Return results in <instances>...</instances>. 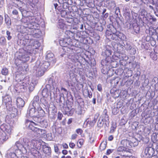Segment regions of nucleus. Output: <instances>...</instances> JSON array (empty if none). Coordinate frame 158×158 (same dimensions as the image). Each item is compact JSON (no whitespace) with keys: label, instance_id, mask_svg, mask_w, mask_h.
I'll return each mask as SVG.
<instances>
[{"label":"nucleus","instance_id":"15","mask_svg":"<svg viewBox=\"0 0 158 158\" xmlns=\"http://www.w3.org/2000/svg\"><path fill=\"white\" fill-rule=\"evenodd\" d=\"M26 124L28 129L31 130L33 131H35L36 127H35L34 126H36L37 125V124L32 121L29 120L26 121Z\"/></svg>","mask_w":158,"mask_h":158},{"label":"nucleus","instance_id":"56","mask_svg":"<svg viewBox=\"0 0 158 158\" xmlns=\"http://www.w3.org/2000/svg\"><path fill=\"white\" fill-rule=\"evenodd\" d=\"M107 110L106 109H105L103 111V114H102V116L108 115L107 113Z\"/></svg>","mask_w":158,"mask_h":158},{"label":"nucleus","instance_id":"55","mask_svg":"<svg viewBox=\"0 0 158 158\" xmlns=\"http://www.w3.org/2000/svg\"><path fill=\"white\" fill-rule=\"evenodd\" d=\"M122 156H123V158H134V156H128L125 155H122Z\"/></svg>","mask_w":158,"mask_h":158},{"label":"nucleus","instance_id":"44","mask_svg":"<svg viewBox=\"0 0 158 158\" xmlns=\"http://www.w3.org/2000/svg\"><path fill=\"white\" fill-rule=\"evenodd\" d=\"M83 141L82 139H79L78 141L77 146L80 148L83 144Z\"/></svg>","mask_w":158,"mask_h":158},{"label":"nucleus","instance_id":"12","mask_svg":"<svg viewBox=\"0 0 158 158\" xmlns=\"http://www.w3.org/2000/svg\"><path fill=\"white\" fill-rule=\"evenodd\" d=\"M0 128L10 136L12 133V127L9 124H3L1 126Z\"/></svg>","mask_w":158,"mask_h":158},{"label":"nucleus","instance_id":"23","mask_svg":"<svg viewBox=\"0 0 158 158\" xmlns=\"http://www.w3.org/2000/svg\"><path fill=\"white\" fill-rule=\"evenodd\" d=\"M112 52L110 48L109 45H107L106 46V50L105 51L102 53L103 55H105L106 57H110L109 56L111 55Z\"/></svg>","mask_w":158,"mask_h":158},{"label":"nucleus","instance_id":"45","mask_svg":"<svg viewBox=\"0 0 158 158\" xmlns=\"http://www.w3.org/2000/svg\"><path fill=\"white\" fill-rule=\"evenodd\" d=\"M77 111V114L80 115L82 114L84 112V111H83L81 107H79L78 108Z\"/></svg>","mask_w":158,"mask_h":158},{"label":"nucleus","instance_id":"46","mask_svg":"<svg viewBox=\"0 0 158 158\" xmlns=\"http://www.w3.org/2000/svg\"><path fill=\"white\" fill-rule=\"evenodd\" d=\"M102 119L101 120H100V119H99L98 122V127H102L103 124V123H102Z\"/></svg>","mask_w":158,"mask_h":158},{"label":"nucleus","instance_id":"29","mask_svg":"<svg viewBox=\"0 0 158 158\" xmlns=\"http://www.w3.org/2000/svg\"><path fill=\"white\" fill-rule=\"evenodd\" d=\"M98 115H96L94 118L92 120H91L89 122V124L91 126H94L97 121Z\"/></svg>","mask_w":158,"mask_h":158},{"label":"nucleus","instance_id":"34","mask_svg":"<svg viewBox=\"0 0 158 158\" xmlns=\"http://www.w3.org/2000/svg\"><path fill=\"white\" fill-rule=\"evenodd\" d=\"M24 67L23 66H21L23 69V73L22 72L21 73H25L28 70V65L27 64H23Z\"/></svg>","mask_w":158,"mask_h":158},{"label":"nucleus","instance_id":"11","mask_svg":"<svg viewBox=\"0 0 158 158\" xmlns=\"http://www.w3.org/2000/svg\"><path fill=\"white\" fill-rule=\"evenodd\" d=\"M27 114H29V116L30 117H35L38 114L39 116H42L40 115L39 113H38V110H37V108L33 107L31 108L30 107H29Z\"/></svg>","mask_w":158,"mask_h":158},{"label":"nucleus","instance_id":"51","mask_svg":"<svg viewBox=\"0 0 158 158\" xmlns=\"http://www.w3.org/2000/svg\"><path fill=\"white\" fill-rule=\"evenodd\" d=\"M82 130L81 129H78L76 130V132L78 134L81 135L82 133Z\"/></svg>","mask_w":158,"mask_h":158},{"label":"nucleus","instance_id":"42","mask_svg":"<svg viewBox=\"0 0 158 158\" xmlns=\"http://www.w3.org/2000/svg\"><path fill=\"white\" fill-rule=\"evenodd\" d=\"M130 53L132 55L135 54L136 52V51L135 49L134 48H131V49L129 50Z\"/></svg>","mask_w":158,"mask_h":158},{"label":"nucleus","instance_id":"33","mask_svg":"<svg viewBox=\"0 0 158 158\" xmlns=\"http://www.w3.org/2000/svg\"><path fill=\"white\" fill-rule=\"evenodd\" d=\"M117 151L118 152H123V151L130 152L128 151V150H126V148H125V147L123 146H119L117 148Z\"/></svg>","mask_w":158,"mask_h":158},{"label":"nucleus","instance_id":"64","mask_svg":"<svg viewBox=\"0 0 158 158\" xmlns=\"http://www.w3.org/2000/svg\"><path fill=\"white\" fill-rule=\"evenodd\" d=\"M155 89L156 90H158V82L155 85Z\"/></svg>","mask_w":158,"mask_h":158},{"label":"nucleus","instance_id":"52","mask_svg":"<svg viewBox=\"0 0 158 158\" xmlns=\"http://www.w3.org/2000/svg\"><path fill=\"white\" fill-rule=\"evenodd\" d=\"M151 156H152L144 153V155L142 156V158H151Z\"/></svg>","mask_w":158,"mask_h":158},{"label":"nucleus","instance_id":"16","mask_svg":"<svg viewBox=\"0 0 158 158\" xmlns=\"http://www.w3.org/2000/svg\"><path fill=\"white\" fill-rule=\"evenodd\" d=\"M10 136L6 134L5 132H0V144L3 142V141L7 140Z\"/></svg>","mask_w":158,"mask_h":158},{"label":"nucleus","instance_id":"60","mask_svg":"<svg viewBox=\"0 0 158 158\" xmlns=\"http://www.w3.org/2000/svg\"><path fill=\"white\" fill-rule=\"evenodd\" d=\"M3 18L2 16L0 15V25H1L3 23Z\"/></svg>","mask_w":158,"mask_h":158},{"label":"nucleus","instance_id":"30","mask_svg":"<svg viewBox=\"0 0 158 158\" xmlns=\"http://www.w3.org/2000/svg\"><path fill=\"white\" fill-rule=\"evenodd\" d=\"M40 123L41 126L44 128H46L48 125V123L46 120H44L41 121Z\"/></svg>","mask_w":158,"mask_h":158},{"label":"nucleus","instance_id":"41","mask_svg":"<svg viewBox=\"0 0 158 158\" xmlns=\"http://www.w3.org/2000/svg\"><path fill=\"white\" fill-rule=\"evenodd\" d=\"M10 32L8 31H7L6 34L8 40H10L12 39V36L10 35Z\"/></svg>","mask_w":158,"mask_h":158},{"label":"nucleus","instance_id":"20","mask_svg":"<svg viewBox=\"0 0 158 158\" xmlns=\"http://www.w3.org/2000/svg\"><path fill=\"white\" fill-rule=\"evenodd\" d=\"M128 145L129 147H127L129 148L132 147H135L137 146L138 144V142L137 140L135 139H133L131 141L128 140Z\"/></svg>","mask_w":158,"mask_h":158},{"label":"nucleus","instance_id":"26","mask_svg":"<svg viewBox=\"0 0 158 158\" xmlns=\"http://www.w3.org/2000/svg\"><path fill=\"white\" fill-rule=\"evenodd\" d=\"M73 113V111L69 107H65V112L64 113V114L68 115H72Z\"/></svg>","mask_w":158,"mask_h":158},{"label":"nucleus","instance_id":"9","mask_svg":"<svg viewBox=\"0 0 158 158\" xmlns=\"http://www.w3.org/2000/svg\"><path fill=\"white\" fill-rule=\"evenodd\" d=\"M39 102V96L37 95L35 96L33 99L32 107L37 108V110H38V113H39L40 115L44 116L45 114V112L40 107Z\"/></svg>","mask_w":158,"mask_h":158},{"label":"nucleus","instance_id":"2","mask_svg":"<svg viewBox=\"0 0 158 158\" xmlns=\"http://www.w3.org/2000/svg\"><path fill=\"white\" fill-rule=\"evenodd\" d=\"M23 145L20 143L19 141L16 142L15 145L11 149L16 147L18 149L19 153H26L27 150H29L34 148H38L41 145V141L35 139L29 140L27 138L23 139Z\"/></svg>","mask_w":158,"mask_h":158},{"label":"nucleus","instance_id":"59","mask_svg":"<svg viewBox=\"0 0 158 158\" xmlns=\"http://www.w3.org/2000/svg\"><path fill=\"white\" fill-rule=\"evenodd\" d=\"M73 22V19L72 18L69 19L67 20V22L69 23H71Z\"/></svg>","mask_w":158,"mask_h":158},{"label":"nucleus","instance_id":"22","mask_svg":"<svg viewBox=\"0 0 158 158\" xmlns=\"http://www.w3.org/2000/svg\"><path fill=\"white\" fill-rule=\"evenodd\" d=\"M42 148L43 151L44 153L48 156L51 154V149L50 147L44 145L42 146Z\"/></svg>","mask_w":158,"mask_h":158},{"label":"nucleus","instance_id":"35","mask_svg":"<svg viewBox=\"0 0 158 158\" xmlns=\"http://www.w3.org/2000/svg\"><path fill=\"white\" fill-rule=\"evenodd\" d=\"M128 140L126 139H123L122 140L121 142V144L123 145V147H129L128 145Z\"/></svg>","mask_w":158,"mask_h":158},{"label":"nucleus","instance_id":"63","mask_svg":"<svg viewBox=\"0 0 158 158\" xmlns=\"http://www.w3.org/2000/svg\"><path fill=\"white\" fill-rule=\"evenodd\" d=\"M108 139L109 141H112L113 139V137L112 135H110L109 136Z\"/></svg>","mask_w":158,"mask_h":158},{"label":"nucleus","instance_id":"57","mask_svg":"<svg viewBox=\"0 0 158 158\" xmlns=\"http://www.w3.org/2000/svg\"><path fill=\"white\" fill-rule=\"evenodd\" d=\"M69 147L73 148H74L75 146V144L73 143H72V142H70L69 144Z\"/></svg>","mask_w":158,"mask_h":158},{"label":"nucleus","instance_id":"10","mask_svg":"<svg viewBox=\"0 0 158 158\" xmlns=\"http://www.w3.org/2000/svg\"><path fill=\"white\" fill-rule=\"evenodd\" d=\"M111 62V59L110 57H106L105 59L102 60L101 64L103 68L102 69V72L103 73L105 74L107 73Z\"/></svg>","mask_w":158,"mask_h":158},{"label":"nucleus","instance_id":"58","mask_svg":"<svg viewBox=\"0 0 158 158\" xmlns=\"http://www.w3.org/2000/svg\"><path fill=\"white\" fill-rule=\"evenodd\" d=\"M77 136V135L76 134H73L71 136V139H76Z\"/></svg>","mask_w":158,"mask_h":158},{"label":"nucleus","instance_id":"17","mask_svg":"<svg viewBox=\"0 0 158 158\" xmlns=\"http://www.w3.org/2000/svg\"><path fill=\"white\" fill-rule=\"evenodd\" d=\"M13 147L14 146L11 147L10 149L11 150H15V152L10 153L9 154L11 158H18L17 155L19 154H21V153H19V151H18V149L16 147L15 148H13L11 149V148Z\"/></svg>","mask_w":158,"mask_h":158},{"label":"nucleus","instance_id":"3","mask_svg":"<svg viewBox=\"0 0 158 158\" xmlns=\"http://www.w3.org/2000/svg\"><path fill=\"white\" fill-rule=\"evenodd\" d=\"M49 65L50 63L48 61H43L40 63L39 61H37L34 68H37L36 71L37 72V76H41L43 75L44 72Z\"/></svg>","mask_w":158,"mask_h":158},{"label":"nucleus","instance_id":"13","mask_svg":"<svg viewBox=\"0 0 158 158\" xmlns=\"http://www.w3.org/2000/svg\"><path fill=\"white\" fill-rule=\"evenodd\" d=\"M111 44L114 50L118 52H121L124 49V46L121 45L119 43H116L115 42H112Z\"/></svg>","mask_w":158,"mask_h":158},{"label":"nucleus","instance_id":"40","mask_svg":"<svg viewBox=\"0 0 158 158\" xmlns=\"http://www.w3.org/2000/svg\"><path fill=\"white\" fill-rule=\"evenodd\" d=\"M61 16L63 17H65L67 15V12L65 10H62L61 11Z\"/></svg>","mask_w":158,"mask_h":158},{"label":"nucleus","instance_id":"27","mask_svg":"<svg viewBox=\"0 0 158 158\" xmlns=\"http://www.w3.org/2000/svg\"><path fill=\"white\" fill-rule=\"evenodd\" d=\"M102 121L103 122L105 123V124L106 126L109 125V117L108 115L102 116Z\"/></svg>","mask_w":158,"mask_h":158},{"label":"nucleus","instance_id":"21","mask_svg":"<svg viewBox=\"0 0 158 158\" xmlns=\"http://www.w3.org/2000/svg\"><path fill=\"white\" fill-rule=\"evenodd\" d=\"M154 152V149L153 148L151 147H147L145 149L144 153L152 156Z\"/></svg>","mask_w":158,"mask_h":158},{"label":"nucleus","instance_id":"31","mask_svg":"<svg viewBox=\"0 0 158 158\" xmlns=\"http://www.w3.org/2000/svg\"><path fill=\"white\" fill-rule=\"evenodd\" d=\"M5 19L6 23L7 25L8 26L10 25L11 24L10 19L7 15H5Z\"/></svg>","mask_w":158,"mask_h":158},{"label":"nucleus","instance_id":"28","mask_svg":"<svg viewBox=\"0 0 158 158\" xmlns=\"http://www.w3.org/2000/svg\"><path fill=\"white\" fill-rule=\"evenodd\" d=\"M65 35L66 36H65L66 38H69L73 37L74 35V33L73 32L69 30L66 31L65 32Z\"/></svg>","mask_w":158,"mask_h":158},{"label":"nucleus","instance_id":"39","mask_svg":"<svg viewBox=\"0 0 158 158\" xmlns=\"http://www.w3.org/2000/svg\"><path fill=\"white\" fill-rule=\"evenodd\" d=\"M43 130L41 129L38 128L37 127H36L35 130L34 131L37 133V134H38L39 135L42 134V131Z\"/></svg>","mask_w":158,"mask_h":158},{"label":"nucleus","instance_id":"8","mask_svg":"<svg viewBox=\"0 0 158 158\" xmlns=\"http://www.w3.org/2000/svg\"><path fill=\"white\" fill-rule=\"evenodd\" d=\"M68 59L71 61L77 68L79 65L81 64L80 61V56L77 54L71 53L68 56Z\"/></svg>","mask_w":158,"mask_h":158},{"label":"nucleus","instance_id":"7","mask_svg":"<svg viewBox=\"0 0 158 158\" xmlns=\"http://www.w3.org/2000/svg\"><path fill=\"white\" fill-rule=\"evenodd\" d=\"M28 80L27 79H23L22 81L20 80L18 81V85H20V87H23V88L25 89H26V87L28 86V88L30 91H32L34 88L35 85L36 84L37 82L35 80H32L31 82L28 83H27L26 81Z\"/></svg>","mask_w":158,"mask_h":158},{"label":"nucleus","instance_id":"48","mask_svg":"<svg viewBox=\"0 0 158 158\" xmlns=\"http://www.w3.org/2000/svg\"><path fill=\"white\" fill-rule=\"evenodd\" d=\"M63 117V115L60 112H58L57 114V118L60 120L62 119V118Z\"/></svg>","mask_w":158,"mask_h":158},{"label":"nucleus","instance_id":"50","mask_svg":"<svg viewBox=\"0 0 158 158\" xmlns=\"http://www.w3.org/2000/svg\"><path fill=\"white\" fill-rule=\"evenodd\" d=\"M114 151V149H108L107 150L106 154L109 155L112 153Z\"/></svg>","mask_w":158,"mask_h":158},{"label":"nucleus","instance_id":"1","mask_svg":"<svg viewBox=\"0 0 158 158\" xmlns=\"http://www.w3.org/2000/svg\"><path fill=\"white\" fill-rule=\"evenodd\" d=\"M29 34L26 35V44H23L25 46H27L25 49L20 50L17 53L18 56L15 60L16 65L18 66L21 65L22 64L27 62L30 59V56L33 53H35L34 49L38 48L40 46V44L37 41L33 39H29Z\"/></svg>","mask_w":158,"mask_h":158},{"label":"nucleus","instance_id":"53","mask_svg":"<svg viewBox=\"0 0 158 158\" xmlns=\"http://www.w3.org/2000/svg\"><path fill=\"white\" fill-rule=\"evenodd\" d=\"M12 13L13 15H16L17 16L18 15V11L15 9L14 10H13Z\"/></svg>","mask_w":158,"mask_h":158},{"label":"nucleus","instance_id":"62","mask_svg":"<svg viewBox=\"0 0 158 158\" xmlns=\"http://www.w3.org/2000/svg\"><path fill=\"white\" fill-rule=\"evenodd\" d=\"M87 93H88V96L89 98H91L92 97V93L91 92H89V91H87Z\"/></svg>","mask_w":158,"mask_h":158},{"label":"nucleus","instance_id":"47","mask_svg":"<svg viewBox=\"0 0 158 158\" xmlns=\"http://www.w3.org/2000/svg\"><path fill=\"white\" fill-rule=\"evenodd\" d=\"M125 45V47H125L126 49L127 50H129L132 48L130 45L128 43H127Z\"/></svg>","mask_w":158,"mask_h":158},{"label":"nucleus","instance_id":"18","mask_svg":"<svg viewBox=\"0 0 158 158\" xmlns=\"http://www.w3.org/2000/svg\"><path fill=\"white\" fill-rule=\"evenodd\" d=\"M46 56V59L48 61H50L51 62L54 63L55 62V60L54 59V55L50 51H48L47 53Z\"/></svg>","mask_w":158,"mask_h":158},{"label":"nucleus","instance_id":"43","mask_svg":"<svg viewBox=\"0 0 158 158\" xmlns=\"http://www.w3.org/2000/svg\"><path fill=\"white\" fill-rule=\"evenodd\" d=\"M150 56L154 60H156L157 59V56L156 54L151 53L150 54Z\"/></svg>","mask_w":158,"mask_h":158},{"label":"nucleus","instance_id":"5","mask_svg":"<svg viewBox=\"0 0 158 158\" xmlns=\"http://www.w3.org/2000/svg\"><path fill=\"white\" fill-rule=\"evenodd\" d=\"M71 40L69 38H66L60 40L59 43L60 46L63 47L62 49L65 52L69 53L72 51L73 48H70V47L72 44Z\"/></svg>","mask_w":158,"mask_h":158},{"label":"nucleus","instance_id":"25","mask_svg":"<svg viewBox=\"0 0 158 158\" xmlns=\"http://www.w3.org/2000/svg\"><path fill=\"white\" fill-rule=\"evenodd\" d=\"M2 98V101L5 103L6 105V103L10 102L11 101V98L8 95H6L4 96H3Z\"/></svg>","mask_w":158,"mask_h":158},{"label":"nucleus","instance_id":"24","mask_svg":"<svg viewBox=\"0 0 158 158\" xmlns=\"http://www.w3.org/2000/svg\"><path fill=\"white\" fill-rule=\"evenodd\" d=\"M57 27L60 29H63L66 27L65 24L64 23V21L62 19H60L59 20L57 23Z\"/></svg>","mask_w":158,"mask_h":158},{"label":"nucleus","instance_id":"61","mask_svg":"<svg viewBox=\"0 0 158 158\" xmlns=\"http://www.w3.org/2000/svg\"><path fill=\"white\" fill-rule=\"evenodd\" d=\"M55 151L56 152H58L59 150L58 147L57 145H55L54 147Z\"/></svg>","mask_w":158,"mask_h":158},{"label":"nucleus","instance_id":"19","mask_svg":"<svg viewBox=\"0 0 158 158\" xmlns=\"http://www.w3.org/2000/svg\"><path fill=\"white\" fill-rule=\"evenodd\" d=\"M16 103L17 107L20 108L24 106L25 102L22 98L18 97L16 100Z\"/></svg>","mask_w":158,"mask_h":158},{"label":"nucleus","instance_id":"54","mask_svg":"<svg viewBox=\"0 0 158 158\" xmlns=\"http://www.w3.org/2000/svg\"><path fill=\"white\" fill-rule=\"evenodd\" d=\"M34 120L36 122L40 123L41 120L40 118H36L35 117L33 118Z\"/></svg>","mask_w":158,"mask_h":158},{"label":"nucleus","instance_id":"6","mask_svg":"<svg viewBox=\"0 0 158 158\" xmlns=\"http://www.w3.org/2000/svg\"><path fill=\"white\" fill-rule=\"evenodd\" d=\"M112 29H113V31H111L112 32L107 31L106 32V37L108 39L116 41L118 40V38L122 39L121 36H123V38H124V36L122 33L117 32L116 29L113 27Z\"/></svg>","mask_w":158,"mask_h":158},{"label":"nucleus","instance_id":"37","mask_svg":"<svg viewBox=\"0 0 158 158\" xmlns=\"http://www.w3.org/2000/svg\"><path fill=\"white\" fill-rule=\"evenodd\" d=\"M2 74L4 75H7L8 73V70L6 68H4L2 69Z\"/></svg>","mask_w":158,"mask_h":158},{"label":"nucleus","instance_id":"14","mask_svg":"<svg viewBox=\"0 0 158 158\" xmlns=\"http://www.w3.org/2000/svg\"><path fill=\"white\" fill-rule=\"evenodd\" d=\"M49 88H50V91L52 90V89H53L52 86H51L49 84L47 85H46L45 88H44L42 90V95L45 98H47L49 96Z\"/></svg>","mask_w":158,"mask_h":158},{"label":"nucleus","instance_id":"36","mask_svg":"<svg viewBox=\"0 0 158 158\" xmlns=\"http://www.w3.org/2000/svg\"><path fill=\"white\" fill-rule=\"evenodd\" d=\"M40 101L45 106H47L48 105V102L45 98L44 97V98H41Z\"/></svg>","mask_w":158,"mask_h":158},{"label":"nucleus","instance_id":"32","mask_svg":"<svg viewBox=\"0 0 158 158\" xmlns=\"http://www.w3.org/2000/svg\"><path fill=\"white\" fill-rule=\"evenodd\" d=\"M6 40L5 38L3 36H1L0 38V44L2 46H4L6 45Z\"/></svg>","mask_w":158,"mask_h":158},{"label":"nucleus","instance_id":"4","mask_svg":"<svg viewBox=\"0 0 158 158\" xmlns=\"http://www.w3.org/2000/svg\"><path fill=\"white\" fill-rule=\"evenodd\" d=\"M34 17L29 16L23 17L21 20V22L25 24L24 27L27 29V30L29 29L30 31H29L31 33L34 29Z\"/></svg>","mask_w":158,"mask_h":158},{"label":"nucleus","instance_id":"38","mask_svg":"<svg viewBox=\"0 0 158 158\" xmlns=\"http://www.w3.org/2000/svg\"><path fill=\"white\" fill-rule=\"evenodd\" d=\"M117 126L116 123H113L112 124V126L110 128V132L111 133H113L116 128Z\"/></svg>","mask_w":158,"mask_h":158},{"label":"nucleus","instance_id":"49","mask_svg":"<svg viewBox=\"0 0 158 158\" xmlns=\"http://www.w3.org/2000/svg\"><path fill=\"white\" fill-rule=\"evenodd\" d=\"M106 145L105 143H102L100 146V148L102 150L106 148Z\"/></svg>","mask_w":158,"mask_h":158}]
</instances>
